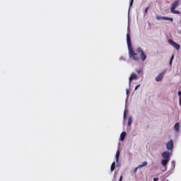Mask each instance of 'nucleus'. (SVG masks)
<instances>
[{
	"label": "nucleus",
	"mask_w": 181,
	"mask_h": 181,
	"mask_svg": "<svg viewBox=\"0 0 181 181\" xmlns=\"http://www.w3.org/2000/svg\"><path fill=\"white\" fill-rule=\"evenodd\" d=\"M165 74H166V71H164L159 74L156 77V81H162L163 80V77H165Z\"/></svg>",
	"instance_id": "423d86ee"
},
{
	"label": "nucleus",
	"mask_w": 181,
	"mask_h": 181,
	"mask_svg": "<svg viewBox=\"0 0 181 181\" xmlns=\"http://www.w3.org/2000/svg\"><path fill=\"white\" fill-rule=\"evenodd\" d=\"M131 124H132V117H129L128 126L131 127Z\"/></svg>",
	"instance_id": "dca6fc26"
},
{
	"label": "nucleus",
	"mask_w": 181,
	"mask_h": 181,
	"mask_svg": "<svg viewBox=\"0 0 181 181\" xmlns=\"http://www.w3.org/2000/svg\"><path fill=\"white\" fill-rule=\"evenodd\" d=\"M127 47L129 49V57H132L133 60H136V62L139 60V57L138 56V54L135 53L134 52V49H132V42H131V35L128 33L127 34Z\"/></svg>",
	"instance_id": "f257e3e1"
},
{
	"label": "nucleus",
	"mask_w": 181,
	"mask_h": 181,
	"mask_svg": "<svg viewBox=\"0 0 181 181\" xmlns=\"http://www.w3.org/2000/svg\"><path fill=\"white\" fill-rule=\"evenodd\" d=\"M178 95H179V97L180 98V97H181V90L178 91Z\"/></svg>",
	"instance_id": "5701e85b"
},
{
	"label": "nucleus",
	"mask_w": 181,
	"mask_h": 181,
	"mask_svg": "<svg viewBox=\"0 0 181 181\" xmlns=\"http://www.w3.org/2000/svg\"><path fill=\"white\" fill-rule=\"evenodd\" d=\"M149 10V6L146 7L144 10L145 13H148V11Z\"/></svg>",
	"instance_id": "6ab92c4d"
},
{
	"label": "nucleus",
	"mask_w": 181,
	"mask_h": 181,
	"mask_svg": "<svg viewBox=\"0 0 181 181\" xmlns=\"http://www.w3.org/2000/svg\"><path fill=\"white\" fill-rule=\"evenodd\" d=\"M168 43L169 45H170L171 46H173V47H174V49H176V50H180V45L175 42V41H173V40L170 39L168 40Z\"/></svg>",
	"instance_id": "7ed1b4c3"
},
{
	"label": "nucleus",
	"mask_w": 181,
	"mask_h": 181,
	"mask_svg": "<svg viewBox=\"0 0 181 181\" xmlns=\"http://www.w3.org/2000/svg\"><path fill=\"white\" fill-rule=\"evenodd\" d=\"M119 160V150H117L116 152V162L118 163Z\"/></svg>",
	"instance_id": "ddd939ff"
},
{
	"label": "nucleus",
	"mask_w": 181,
	"mask_h": 181,
	"mask_svg": "<svg viewBox=\"0 0 181 181\" xmlns=\"http://www.w3.org/2000/svg\"><path fill=\"white\" fill-rule=\"evenodd\" d=\"M166 148L168 151L173 150V140L170 139L166 144Z\"/></svg>",
	"instance_id": "0eeeda50"
},
{
	"label": "nucleus",
	"mask_w": 181,
	"mask_h": 181,
	"mask_svg": "<svg viewBox=\"0 0 181 181\" xmlns=\"http://www.w3.org/2000/svg\"><path fill=\"white\" fill-rule=\"evenodd\" d=\"M179 6V0H175L170 7V11L175 15H180V11L175 10Z\"/></svg>",
	"instance_id": "f03ea898"
},
{
	"label": "nucleus",
	"mask_w": 181,
	"mask_h": 181,
	"mask_svg": "<svg viewBox=\"0 0 181 181\" xmlns=\"http://www.w3.org/2000/svg\"><path fill=\"white\" fill-rule=\"evenodd\" d=\"M162 157L164 158V159H169V158H170V153L169 151H164L163 153H162Z\"/></svg>",
	"instance_id": "1a4fd4ad"
},
{
	"label": "nucleus",
	"mask_w": 181,
	"mask_h": 181,
	"mask_svg": "<svg viewBox=\"0 0 181 181\" xmlns=\"http://www.w3.org/2000/svg\"><path fill=\"white\" fill-rule=\"evenodd\" d=\"M122 177H123L122 175H121L119 181H122Z\"/></svg>",
	"instance_id": "393cba45"
},
{
	"label": "nucleus",
	"mask_w": 181,
	"mask_h": 181,
	"mask_svg": "<svg viewBox=\"0 0 181 181\" xmlns=\"http://www.w3.org/2000/svg\"><path fill=\"white\" fill-rule=\"evenodd\" d=\"M153 180L154 181H158V180H159V178L158 177L153 178Z\"/></svg>",
	"instance_id": "b1692460"
},
{
	"label": "nucleus",
	"mask_w": 181,
	"mask_h": 181,
	"mask_svg": "<svg viewBox=\"0 0 181 181\" xmlns=\"http://www.w3.org/2000/svg\"><path fill=\"white\" fill-rule=\"evenodd\" d=\"M115 170V162H113L110 167V171L114 172Z\"/></svg>",
	"instance_id": "4468645a"
},
{
	"label": "nucleus",
	"mask_w": 181,
	"mask_h": 181,
	"mask_svg": "<svg viewBox=\"0 0 181 181\" xmlns=\"http://www.w3.org/2000/svg\"><path fill=\"white\" fill-rule=\"evenodd\" d=\"M148 165V162L144 161L141 165H139L138 167H136L134 169V173H136V171L138 170V169H141V168H144V166H146Z\"/></svg>",
	"instance_id": "6e6552de"
},
{
	"label": "nucleus",
	"mask_w": 181,
	"mask_h": 181,
	"mask_svg": "<svg viewBox=\"0 0 181 181\" xmlns=\"http://www.w3.org/2000/svg\"><path fill=\"white\" fill-rule=\"evenodd\" d=\"M136 71L137 74H142V73H144L142 69H136Z\"/></svg>",
	"instance_id": "f3484780"
},
{
	"label": "nucleus",
	"mask_w": 181,
	"mask_h": 181,
	"mask_svg": "<svg viewBox=\"0 0 181 181\" xmlns=\"http://www.w3.org/2000/svg\"><path fill=\"white\" fill-rule=\"evenodd\" d=\"M172 165H173V166H175V161H172Z\"/></svg>",
	"instance_id": "a878e982"
},
{
	"label": "nucleus",
	"mask_w": 181,
	"mask_h": 181,
	"mask_svg": "<svg viewBox=\"0 0 181 181\" xmlns=\"http://www.w3.org/2000/svg\"><path fill=\"white\" fill-rule=\"evenodd\" d=\"M132 5H134V0L130 1L129 6L131 7Z\"/></svg>",
	"instance_id": "412c9836"
},
{
	"label": "nucleus",
	"mask_w": 181,
	"mask_h": 181,
	"mask_svg": "<svg viewBox=\"0 0 181 181\" xmlns=\"http://www.w3.org/2000/svg\"><path fill=\"white\" fill-rule=\"evenodd\" d=\"M129 90H127V94H129Z\"/></svg>",
	"instance_id": "bb28decb"
},
{
	"label": "nucleus",
	"mask_w": 181,
	"mask_h": 181,
	"mask_svg": "<svg viewBox=\"0 0 181 181\" xmlns=\"http://www.w3.org/2000/svg\"><path fill=\"white\" fill-rule=\"evenodd\" d=\"M136 52H137V53H140L141 54L140 57H141V60L143 62H145V60H146V54H145V52H144L142 49L138 48L136 49Z\"/></svg>",
	"instance_id": "39448f33"
},
{
	"label": "nucleus",
	"mask_w": 181,
	"mask_h": 181,
	"mask_svg": "<svg viewBox=\"0 0 181 181\" xmlns=\"http://www.w3.org/2000/svg\"><path fill=\"white\" fill-rule=\"evenodd\" d=\"M168 163H169V159L164 158V160H161V164L163 165V166H166V165H168Z\"/></svg>",
	"instance_id": "9b49d317"
},
{
	"label": "nucleus",
	"mask_w": 181,
	"mask_h": 181,
	"mask_svg": "<svg viewBox=\"0 0 181 181\" xmlns=\"http://www.w3.org/2000/svg\"><path fill=\"white\" fill-rule=\"evenodd\" d=\"M127 136V132H123L120 135V139L121 141H124L125 139V137Z\"/></svg>",
	"instance_id": "f8f14e48"
},
{
	"label": "nucleus",
	"mask_w": 181,
	"mask_h": 181,
	"mask_svg": "<svg viewBox=\"0 0 181 181\" xmlns=\"http://www.w3.org/2000/svg\"><path fill=\"white\" fill-rule=\"evenodd\" d=\"M127 118V110H124V119Z\"/></svg>",
	"instance_id": "aec40b11"
},
{
	"label": "nucleus",
	"mask_w": 181,
	"mask_h": 181,
	"mask_svg": "<svg viewBox=\"0 0 181 181\" xmlns=\"http://www.w3.org/2000/svg\"><path fill=\"white\" fill-rule=\"evenodd\" d=\"M140 86H141V84H139V85L136 86L134 90H136L137 88H139Z\"/></svg>",
	"instance_id": "4be33fe9"
},
{
	"label": "nucleus",
	"mask_w": 181,
	"mask_h": 181,
	"mask_svg": "<svg viewBox=\"0 0 181 181\" xmlns=\"http://www.w3.org/2000/svg\"><path fill=\"white\" fill-rule=\"evenodd\" d=\"M174 128H175V131H179L180 125H179L178 122L175 123Z\"/></svg>",
	"instance_id": "2eb2a0df"
},
{
	"label": "nucleus",
	"mask_w": 181,
	"mask_h": 181,
	"mask_svg": "<svg viewBox=\"0 0 181 181\" xmlns=\"http://www.w3.org/2000/svg\"><path fill=\"white\" fill-rule=\"evenodd\" d=\"M173 59H175V55H172L170 61V64H172V62H173Z\"/></svg>",
	"instance_id": "a211bd4d"
},
{
	"label": "nucleus",
	"mask_w": 181,
	"mask_h": 181,
	"mask_svg": "<svg viewBox=\"0 0 181 181\" xmlns=\"http://www.w3.org/2000/svg\"><path fill=\"white\" fill-rule=\"evenodd\" d=\"M136 78H138V75L136 74L135 73H132L129 77V84H131V82L132 81V80H136Z\"/></svg>",
	"instance_id": "9d476101"
},
{
	"label": "nucleus",
	"mask_w": 181,
	"mask_h": 181,
	"mask_svg": "<svg viewBox=\"0 0 181 181\" xmlns=\"http://www.w3.org/2000/svg\"><path fill=\"white\" fill-rule=\"evenodd\" d=\"M156 18L157 21H170V22H173V18L170 17L156 16Z\"/></svg>",
	"instance_id": "20e7f679"
}]
</instances>
